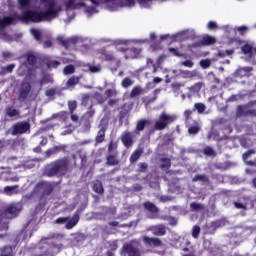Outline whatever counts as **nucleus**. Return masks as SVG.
Listing matches in <instances>:
<instances>
[{
	"mask_svg": "<svg viewBox=\"0 0 256 256\" xmlns=\"http://www.w3.org/2000/svg\"><path fill=\"white\" fill-rule=\"evenodd\" d=\"M40 0L39 10H31L33 0H26V22L41 23L42 21H53L59 17L63 9H84L88 15L97 13L99 7L104 3L108 11H121V9H133L140 5L142 9H149L155 0Z\"/></svg>",
	"mask_w": 256,
	"mask_h": 256,
	"instance_id": "f257e3e1",
	"label": "nucleus"
},
{
	"mask_svg": "<svg viewBox=\"0 0 256 256\" xmlns=\"http://www.w3.org/2000/svg\"><path fill=\"white\" fill-rule=\"evenodd\" d=\"M71 160L69 158H62L48 164L44 169V175L47 177H55V175H65L69 171Z\"/></svg>",
	"mask_w": 256,
	"mask_h": 256,
	"instance_id": "f03ea898",
	"label": "nucleus"
},
{
	"mask_svg": "<svg viewBox=\"0 0 256 256\" xmlns=\"http://www.w3.org/2000/svg\"><path fill=\"white\" fill-rule=\"evenodd\" d=\"M175 121V116L167 115L163 113L160 115L159 119L155 122L154 129L161 131L169 125V123H173Z\"/></svg>",
	"mask_w": 256,
	"mask_h": 256,
	"instance_id": "7ed1b4c3",
	"label": "nucleus"
},
{
	"mask_svg": "<svg viewBox=\"0 0 256 256\" xmlns=\"http://www.w3.org/2000/svg\"><path fill=\"white\" fill-rule=\"evenodd\" d=\"M23 209V205L21 203H13L7 206L5 216L8 219H13V217H17L19 213H21V210Z\"/></svg>",
	"mask_w": 256,
	"mask_h": 256,
	"instance_id": "20e7f679",
	"label": "nucleus"
},
{
	"mask_svg": "<svg viewBox=\"0 0 256 256\" xmlns=\"http://www.w3.org/2000/svg\"><path fill=\"white\" fill-rule=\"evenodd\" d=\"M118 51H122L125 53V59H138L141 56V49L139 48H125L118 47Z\"/></svg>",
	"mask_w": 256,
	"mask_h": 256,
	"instance_id": "39448f33",
	"label": "nucleus"
},
{
	"mask_svg": "<svg viewBox=\"0 0 256 256\" xmlns=\"http://www.w3.org/2000/svg\"><path fill=\"white\" fill-rule=\"evenodd\" d=\"M123 249L129 256H141V252H139V244L135 241L125 244Z\"/></svg>",
	"mask_w": 256,
	"mask_h": 256,
	"instance_id": "423d86ee",
	"label": "nucleus"
},
{
	"mask_svg": "<svg viewBox=\"0 0 256 256\" xmlns=\"http://www.w3.org/2000/svg\"><path fill=\"white\" fill-rule=\"evenodd\" d=\"M31 129V126L28 122H18L13 126L12 135H23Z\"/></svg>",
	"mask_w": 256,
	"mask_h": 256,
	"instance_id": "0eeeda50",
	"label": "nucleus"
},
{
	"mask_svg": "<svg viewBox=\"0 0 256 256\" xmlns=\"http://www.w3.org/2000/svg\"><path fill=\"white\" fill-rule=\"evenodd\" d=\"M31 91V84L29 82L22 83L19 90V99L20 101H25L27 97H29V93Z\"/></svg>",
	"mask_w": 256,
	"mask_h": 256,
	"instance_id": "6e6552de",
	"label": "nucleus"
},
{
	"mask_svg": "<svg viewBox=\"0 0 256 256\" xmlns=\"http://www.w3.org/2000/svg\"><path fill=\"white\" fill-rule=\"evenodd\" d=\"M57 41L61 43V45H63L64 47H69V43H79V41H81V37L79 36H72L68 39H65L63 36H59L57 38Z\"/></svg>",
	"mask_w": 256,
	"mask_h": 256,
	"instance_id": "1a4fd4ad",
	"label": "nucleus"
},
{
	"mask_svg": "<svg viewBox=\"0 0 256 256\" xmlns=\"http://www.w3.org/2000/svg\"><path fill=\"white\" fill-rule=\"evenodd\" d=\"M121 141L124 146L131 147L133 145V133L125 131L121 135Z\"/></svg>",
	"mask_w": 256,
	"mask_h": 256,
	"instance_id": "9d476101",
	"label": "nucleus"
},
{
	"mask_svg": "<svg viewBox=\"0 0 256 256\" xmlns=\"http://www.w3.org/2000/svg\"><path fill=\"white\" fill-rule=\"evenodd\" d=\"M38 191H42L44 195H51V192L53 191V186L49 182H40L37 185Z\"/></svg>",
	"mask_w": 256,
	"mask_h": 256,
	"instance_id": "9b49d317",
	"label": "nucleus"
},
{
	"mask_svg": "<svg viewBox=\"0 0 256 256\" xmlns=\"http://www.w3.org/2000/svg\"><path fill=\"white\" fill-rule=\"evenodd\" d=\"M242 52L244 53V55H248L249 60H251V58L256 55V48H254L251 44H245L244 46H242Z\"/></svg>",
	"mask_w": 256,
	"mask_h": 256,
	"instance_id": "f8f14e48",
	"label": "nucleus"
},
{
	"mask_svg": "<svg viewBox=\"0 0 256 256\" xmlns=\"http://www.w3.org/2000/svg\"><path fill=\"white\" fill-rule=\"evenodd\" d=\"M151 231H152L153 235H156L158 237H163V235H165V233H167L165 226L162 224L153 226L151 228Z\"/></svg>",
	"mask_w": 256,
	"mask_h": 256,
	"instance_id": "ddd939ff",
	"label": "nucleus"
},
{
	"mask_svg": "<svg viewBox=\"0 0 256 256\" xmlns=\"http://www.w3.org/2000/svg\"><path fill=\"white\" fill-rule=\"evenodd\" d=\"M65 145H58L50 148L46 151V157H51V155H57V153H61V151H65Z\"/></svg>",
	"mask_w": 256,
	"mask_h": 256,
	"instance_id": "4468645a",
	"label": "nucleus"
},
{
	"mask_svg": "<svg viewBox=\"0 0 256 256\" xmlns=\"http://www.w3.org/2000/svg\"><path fill=\"white\" fill-rule=\"evenodd\" d=\"M143 241L144 243H146V245H151L153 247H161V240L158 238L144 236Z\"/></svg>",
	"mask_w": 256,
	"mask_h": 256,
	"instance_id": "2eb2a0df",
	"label": "nucleus"
},
{
	"mask_svg": "<svg viewBox=\"0 0 256 256\" xmlns=\"http://www.w3.org/2000/svg\"><path fill=\"white\" fill-rule=\"evenodd\" d=\"M237 117H243V115H253V111L249 109V106H238Z\"/></svg>",
	"mask_w": 256,
	"mask_h": 256,
	"instance_id": "dca6fc26",
	"label": "nucleus"
},
{
	"mask_svg": "<svg viewBox=\"0 0 256 256\" xmlns=\"http://www.w3.org/2000/svg\"><path fill=\"white\" fill-rule=\"evenodd\" d=\"M19 185H14V186H6L4 188V193L5 195H8L9 197H11V195H17V193H19Z\"/></svg>",
	"mask_w": 256,
	"mask_h": 256,
	"instance_id": "f3484780",
	"label": "nucleus"
},
{
	"mask_svg": "<svg viewBox=\"0 0 256 256\" xmlns=\"http://www.w3.org/2000/svg\"><path fill=\"white\" fill-rule=\"evenodd\" d=\"M96 57H99V59H104L105 61H113V54L107 53L105 50H100L97 52Z\"/></svg>",
	"mask_w": 256,
	"mask_h": 256,
	"instance_id": "a211bd4d",
	"label": "nucleus"
},
{
	"mask_svg": "<svg viewBox=\"0 0 256 256\" xmlns=\"http://www.w3.org/2000/svg\"><path fill=\"white\" fill-rule=\"evenodd\" d=\"M79 223V214H75L71 219L68 218L66 222V229H73Z\"/></svg>",
	"mask_w": 256,
	"mask_h": 256,
	"instance_id": "6ab92c4d",
	"label": "nucleus"
},
{
	"mask_svg": "<svg viewBox=\"0 0 256 256\" xmlns=\"http://www.w3.org/2000/svg\"><path fill=\"white\" fill-rule=\"evenodd\" d=\"M147 40H116L112 42L114 45H129V43H146Z\"/></svg>",
	"mask_w": 256,
	"mask_h": 256,
	"instance_id": "aec40b11",
	"label": "nucleus"
},
{
	"mask_svg": "<svg viewBox=\"0 0 256 256\" xmlns=\"http://www.w3.org/2000/svg\"><path fill=\"white\" fill-rule=\"evenodd\" d=\"M11 24H13V18L9 16L0 18V29H4V27H9V25Z\"/></svg>",
	"mask_w": 256,
	"mask_h": 256,
	"instance_id": "412c9836",
	"label": "nucleus"
},
{
	"mask_svg": "<svg viewBox=\"0 0 256 256\" xmlns=\"http://www.w3.org/2000/svg\"><path fill=\"white\" fill-rule=\"evenodd\" d=\"M251 71H253V68L251 67H243V68H239L237 71H236V75L238 77H246V75L248 73H251Z\"/></svg>",
	"mask_w": 256,
	"mask_h": 256,
	"instance_id": "4be33fe9",
	"label": "nucleus"
},
{
	"mask_svg": "<svg viewBox=\"0 0 256 256\" xmlns=\"http://www.w3.org/2000/svg\"><path fill=\"white\" fill-rule=\"evenodd\" d=\"M195 32L193 30H185L176 34V37H183V39H190L194 37Z\"/></svg>",
	"mask_w": 256,
	"mask_h": 256,
	"instance_id": "5701e85b",
	"label": "nucleus"
},
{
	"mask_svg": "<svg viewBox=\"0 0 256 256\" xmlns=\"http://www.w3.org/2000/svg\"><path fill=\"white\" fill-rule=\"evenodd\" d=\"M251 155H255V150L251 149V150H248L246 153L243 154L242 157H243L246 165H255V162L247 161V159H249V157H251Z\"/></svg>",
	"mask_w": 256,
	"mask_h": 256,
	"instance_id": "b1692460",
	"label": "nucleus"
},
{
	"mask_svg": "<svg viewBox=\"0 0 256 256\" xmlns=\"http://www.w3.org/2000/svg\"><path fill=\"white\" fill-rule=\"evenodd\" d=\"M105 141V127H101L96 136V143H103Z\"/></svg>",
	"mask_w": 256,
	"mask_h": 256,
	"instance_id": "393cba45",
	"label": "nucleus"
},
{
	"mask_svg": "<svg viewBox=\"0 0 256 256\" xmlns=\"http://www.w3.org/2000/svg\"><path fill=\"white\" fill-rule=\"evenodd\" d=\"M144 207H145V209H147V211H150V213H158V211H159L157 206H155V204H153L151 202L144 203Z\"/></svg>",
	"mask_w": 256,
	"mask_h": 256,
	"instance_id": "a878e982",
	"label": "nucleus"
},
{
	"mask_svg": "<svg viewBox=\"0 0 256 256\" xmlns=\"http://www.w3.org/2000/svg\"><path fill=\"white\" fill-rule=\"evenodd\" d=\"M106 165H110L112 167H115V165H119V160H117V158H115V156L109 155L107 157Z\"/></svg>",
	"mask_w": 256,
	"mask_h": 256,
	"instance_id": "bb28decb",
	"label": "nucleus"
},
{
	"mask_svg": "<svg viewBox=\"0 0 256 256\" xmlns=\"http://www.w3.org/2000/svg\"><path fill=\"white\" fill-rule=\"evenodd\" d=\"M7 115L8 117H19L20 112L15 107H9L7 108Z\"/></svg>",
	"mask_w": 256,
	"mask_h": 256,
	"instance_id": "cd10ccee",
	"label": "nucleus"
},
{
	"mask_svg": "<svg viewBox=\"0 0 256 256\" xmlns=\"http://www.w3.org/2000/svg\"><path fill=\"white\" fill-rule=\"evenodd\" d=\"M101 65H91V64H88V70L90 73H101Z\"/></svg>",
	"mask_w": 256,
	"mask_h": 256,
	"instance_id": "c85d7f7f",
	"label": "nucleus"
},
{
	"mask_svg": "<svg viewBox=\"0 0 256 256\" xmlns=\"http://www.w3.org/2000/svg\"><path fill=\"white\" fill-rule=\"evenodd\" d=\"M79 79H80L79 77L73 76L72 78H70L67 81V83H66L67 87L68 88L75 87V85H77L79 83Z\"/></svg>",
	"mask_w": 256,
	"mask_h": 256,
	"instance_id": "c756f323",
	"label": "nucleus"
},
{
	"mask_svg": "<svg viewBox=\"0 0 256 256\" xmlns=\"http://www.w3.org/2000/svg\"><path fill=\"white\" fill-rule=\"evenodd\" d=\"M93 191H95V193H103V184L99 181H96L93 185Z\"/></svg>",
	"mask_w": 256,
	"mask_h": 256,
	"instance_id": "7c9ffc66",
	"label": "nucleus"
},
{
	"mask_svg": "<svg viewBox=\"0 0 256 256\" xmlns=\"http://www.w3.org/2000/svg\"><path fill=\"white\" fill-rule=\"evenodd\" d=\"M215 37L212 36H204L202 39V43L204 45H213V43H215Z\"/></svg>",
	"mask_w": 256,
	"mask_h": 256,
	"instance_id": "2f4dec72",
	"label": "nucleus"
},
{
	"mask_svg": "<svg viewBox=\"0 0 256 256\" xmlns=\"http://www.w3.org/2000/svg\"><path fill=\"white\" fill-rule=\"evenodd\" d=\"M149 123V120H139L138 123H137V126H136V132L135 133H138L137 131H143V129H145V125Z\"/></svg>",
	"mask_w": 256,
	"mask_h": 256,
	"instance_id": "473e14b6",
	"label": "nucleus"
},
{
	"mask_svg": "<svg viewBox=\"0 0 256 256\" xmlns=\"http://www.w3.org/2000/svg\"><path fill=\"white\" fill-rule=\"evenodd\" d=\"M141 153V150L134 151L130 156V162L135 163L139 159V157H141Z\"/></svg>",
	"mask_w": 256,
	"mask_h": 256,
	"instance_id": "72a5a7b5",
	"label": "nucleus"
},
{
	"mask_svg": "<svg viewBox=\"0 0 256 256\" xmlns=\"http://www.w3.org/2000/svg\"><path fill=\"white\" fill-rule=\"evenodd\" d=\"M202 87H203V83L199 82V83H196L193 86H191L189 88V91H191L192 93H199V91H201Z\"/></svg>",
	"mask_w": 256,
	"mask_h": 256,
	"instance_id": "f704fd0d",
	"label": "nucleus"
},
{
	"mask_svg": "<svg viewBox=\"0 0 256 256\" xmlns=\"http://www.w3.org/2000/svg\"><path fill=\"white\" fill-rule=\"evenodd\" d=\"M161 162V169H169V167H171V160H169V158H162Z\"/></svg>",
	"mask_w": 256,
	"mask_h": 256,
	"instance_id": "c9c22d12",
	"label": "nucleus"
},
{
	"mask_svg": "<svg viewBox=\"0 0 256 256\" xmlns=\"http://www.w3.org/2000/svg\"><path fill=\"white\" fill-rule=\"evenodd\" d=\"M141 93H143V88H141L140 86H136L132 89L130 96L137 97V95H141Z\"/></svg>",
	"mask_w": 256,
	"mask_h": 256,
	"instance_id": "e433bc0d",
	"label": "nucleus"
},
{
	"mask_svg": "<svg viewBox=\"0 0 256 256\" xmlns=\"http://www.w3.org/2000/svg\"><path fill=\"white\" fill-rule=\"evenodd\" d=\"M64 75H73L75 73V66L68 65L63 70Z\"/></svg>",
	"mask_w": 256,
	"mask_h": 256,
	"instance_id": "4c0bfd02",
	"label": "nucleus"
},
{
	"mask_svg": "<svg viewBox=\"0 0 256 256\" xmlns=\"http://www.w3.org/2000/svg\"><path fill=\"white\" fill-rule=\"evenodd\" d=\"M193 181H202L203 183H207L209 181V179L205 175L198 174V175L194 176Z\"/></svg>",
	"mask_w": 256,
	"mask_h": 256,
	"instance_id": "58836bf2",
	"label": "nucleus"
},
{
	"mask_svg": "<svg viewBox=\"0 0 256 256\" xmlns=\"http://www.w3.org/2000/svg\"><path fill=\"white\" fill-rule=\"evenodd\" d=\"M204 155H207L208 157H215V150L211 147H206L203 150Z\"/></svg>",
	"mask_w": 256,
	"mask_h": 256,
	"instance_id": "ea45409f",
	"label": "nucleus"
},
{
	"mask_svg": "<svg viewBox=\"0 0 256 256\" xmlns=\"http://www.w3.org/2000/svg\"><path fill=\"white\" fill-rule=\"evenodd\" d=\"M48 83H53L52 76H44L43 79L40 81V86L47 85Z\"/></svg>",
	"mask_w": 256,
	"mask_h": 256,
	"instance_id": "a19ab883",
	"label": "nucleus"
},
{
	"mask_svg": "<svg viewBox=\"0 0 256 256\" xmlns=\"http://www.w3.org/2000/svg\"><path fill=\"white\" fill-rule=\"evenodd\" d=\"M30 31H31L34 39H36V41H41V31H39L35 28L31 29Z\"/></svg>",
	"mask_w": 256,
	"mask_h": 256,
	"instance_id": "79ce46f5",
	"label": "nucleus"
},
{
	"mask_svg": "<svg viewBox=\"0 0 256 256\" xmlns=\"http://www.w3.org/2000/svg\"><path fill=\"white\" fill-rule=\"evenodd\" d=\"M6 229H9V224L0 216V231H6Z\"/></svg>",
	"mask_w": 256,
	"mask_h": 256,
	"instance_id": "37998d69",
	"label": "nucleus"
},
{
	"mask_svg": "<svg viewBox=\"0 0 256 256\" xmlns=\"http://www.w3.org/2000/svg\"><path fill=\"white\" fill-rule=\"evenodd\" d=\"M131 85H133V80L130 78H124L122 81V87H124L125 89H127V87H131Z\"/></svg>",
	"mask_w": 256,
	"mask_h": 256,
	"instance_id": "c03bdc74",
	"label": "nucleus"
},
{
	"mask_svg": "<svg viewBox=\"0 0 256 256\" xmlns=\"http://www.w3.org/2000/svg\"><path fill=\"white\" fill-rule=\"evenodd\" d=\"M190 207L192 211H201V209L204 208L203 204H199V203H191Z\"/></svg>",
	"mask_w": 256,
	"mask_h": 256,
	"instance_id": "a18cd8bd",
	"label": "nucleus"
},
{
	"mask_svg": "<svg viewBox=\"0 0 256 256\" xmlns=\"http://www.w3.org/2000/svg\"><path fill=\"white\" fill-rule=\"evenodd\" d=\"M27 61H28L29 65H35V63L37 61V57H35L33 54L29 53V54H27Z\"/></svg>",
	"mask_w": 256,
	"mask_h": 256,
	"instance_id": "49530a36",
	"label": "nucleus"
},
{
	"mask_svg": "<svg viewBox=\"0 0 256 256\" xmlns=\"http://www.w3.org/2000/svg\"><path fill=\"white\" fill-rule=\"evenodd\" d=\"M200 131V128L199 126H191L189 129H188V133L190 135H197Z\"/></svg>",
	"mask_w": 256,
	"mask_h": 256,
	"instance_id": "de8ad7c7",
	"label": "nucleus"
},
{
	"mask_svg": "<svg viewBox=\"0 0 256 256\" xmlns=\"http://www.w3.org/2000/svg\"><path fill=\"white\" fill-rule=\"evenodd\" d=\"M199 233H201V228L199 226H194L192 229V236L194 239H197L199 237Z\"/></svg>",
	"mask_w": 256,
	"mask_h": 256,
	"instance_id": "09e8293b",
	"label": "nucleus"
},
{
	"mask_svg": "<svg viewBox=\"0 0 256 256\" xmlns=\"http://www.w3.org/2000/svg\"><path fill=\"white\" fill-rule=\"evenodd\" d=\"M105 95H106V97H115V96H117V90H115V88L108 89L105 91Z\"/></svg>",
	"mask_w": 256,
	"mask_h": 256,
	"instance_id": "8fccbe9b",
	"label": "nucleus"
},
{
	"mask_svg": "<svg viewBox=\"0 0 256 256\" xmlns=\"http://www.w3.org/2000/svg\"><path fill=\"white\" fill-rule=\"evenodd\" d=\"M11 253H13V249L9 246H6L2 251L1 256H11Z\"/></svg>",
	"mask_w": 256,
	"mask_h": 256,
	"instance_id": "3c124183",
	"label": "nucleus"
},
{
	"mask_svg": "<svg viewBox=\"0 0 256 256\" xmlns=\"http://www.w3.org/2000/svg\"><path fill=\"white\" fill-rule=\"evenodd\" d=\"M194 107L198 111V113H203L205 111V104L203 103H196Z\"/></svg>",
	"mask_w": 256,
	"mask_h": 256,
	"instance_id": "603ef678",
	"label": "nucleus"
},
{
	"mask_svg": "<svg viewBox=\"0 0 256 256\" xmlns=\"http://www.w3.org/2000/svg\"><path fill=\"white\" fill-rule=\"evenodd\" d=\"M73 131H75V127L70 125L66 130H64L61 133V135H71V133H73Z\"/></svg>",
	"mask_w": 256,
	"mask_h": 256,
	"instance_id": "864d4df0",
	"label": "nucleus"
},
{
	"mask_svg": "<svg viewBox=\"0 0 256 256\" xmlns=\"http://www.w3.org/2000/svg\"><path fill=\"white\" fill-rule=\"evenodd\" d=\"M68 107L70 109V113H73L75 109H77V102L76 101H70L68 103Z\"/></svg>",
	"mask_w": 256,
	"mask_h": 256,
	"instance_id": "5fc2aeb1",
	"label": "nucleus"
},
{
	"mask_svg": "<svg viewBox=\"0 0 256 256\" xmlns=\"http://www.w3.org/2000/svg\"><path fill=\"white\" fill-rule=\"evenodd\" d=\"M67 221H69V217H60L56 219L55 223L58 225H63V223H67Z\"/></svg>",
	"mask_w": 256,
	"mask_h": 256,
	"instance_id": "6e6d98bb",
	"label": "nucleus"
},
{
	"mask_svg": "<svg viewBox=\"0 0 256 256\" xmlns=\"http://www.w3.org/2000/svg\"><path fill=\"white\" fill-rule=\"evenodd\" d=\"M180 65H183L184 67H188L189 69L193 68V61L191 60H186L184 62H181Z\"/></svg>",
	"mask_w": 256,
	"mask_h": 256,
	"instance_id": "4d7b16f0",
	"label": "nucleus"
},
{
	"mask_svg": "<svg viewBox=\"0 0 256 256\" xmlns=\"http://www.w3.org/2000/svg\"><path fill=\"white\" fill-rule=\"evenodd\" d=\"M200 65H201V67H203V69H207L208 67H210L211 61H209V60H202V61H200Z\"/></svg>",
	"mask_w": 256,
	"mask_h": 256,
	"instance_id": "13d9d810",
	"label": "nucleus"
},
{
	"mask_svg": "<svg viewBox=\"0 0 256 256\" xmlns=\"http://www.w3.org/2000/svg\"><path fill=\"white\" fill-rule=\"evenodd\" d=\"M59 65H61V63L59 61H52L48 64V67L51 68V67H59Z\"/></svg>",
	"mask_w": 256,
	"mask_h": 256,
	"instance_id": "bf43d9fd",
	"label": "nucleus"
},
{
	"mask_svg": "<svg viewBox=\"0 0 256 256\" xmlns=\"http://www.w3.org/2000/svg\"><path fill=\"white\" fill-rule=\"evenodd\" d=\"M6 181H10L11 183H17V181H19V177L17 176L8 177Z\"/></svg>",
	"mask_w": 256,
	"mask_h": 256,
	"instance_id": "052dcab7",
	"label": "nucleus"
},
{
	"mask_svg": "<svg viewBox=\"0 0 256 256\" xmlns=\"http://www.w3.org/2000/svg\"><path fill=\"white\" fill-rule=\"evenodd\" d=\"M233 53L232 50H226L225 52H219L220 57H225L227 55H231Z\"/></svg>",
	"mask_w": 256,
	"mask_h": 256,
	"instance_id": "680f3d73",
	"label": "nucleus"
},
{
	"mask_svg": "<svg viewBox=\"0 0 256 256\" xmlns=\"http://www.w3.org/2000/svg\"><path fill=\"white\" fill-rule=\"evenodd\" d=\"M247 26H240V27H237L236 28V31H239V33H245V32H247Z\"/></svg>",
	"mask_w": 256,
	"mask_h": 256,
	"instance_id": "e2e57ef3",
	"label": "nucleus"
},
{
	"mask_svg": "<svg viewBox=\"0 0 256 256\" xmlns=\"http://www.w3.org/2000/svg\"><path fill=\"white\" fill-rule=\"evenodd\" d=\"M14 69H15V64H10V65L6 66V68H5V70L8 73H12Z\"/></svg>",
	"mask_w": 256,
	"mask_h": 256,
	"instance_id": "0e129e2a",
	"label": "nucleus"
},
{
	"mask_svg": "<svg viewBox=\"0 0 256 256\" xmlns=\"http://www.w3.org/2000/svg\"><path fill=\"white\" fill-rule=\"evenodd\" d=\"M53 95H55V89L46 90L47 97H53Z\"/></svg>",
	"mask_w": 256,
	"mask_h": 256,
	"instance_id": "69168bd1",
	"label": "nucleus"
},
{
	"mask_svg": "<svg viewBox=\"0 0 256 256\" xmlns=\"http://www.w3.org/2000/svg\"><path fill=\"white\" fill-rule=\"evenodd\" d=\"M234 206L236 207V209H246L245 205L239 202H234Z\"/></svg>",
	"mask_w": 256,
	"mask_h": 256,
	"instance_id": "338daca9",
	"label": "nucleus"
},
{
	"mask_svg": "<svg viewBox=\"0 0 256 256\" xmlns=\"http://www.w3.org/2000/svg\"><path fill=\"white\" fill-rule=\"evenodd\" d=\"M208 29H215L217 27V23L210 21L207 25Z\"/></svg>",
	"mask_w": 256,
	"mask_h": 256,
	"instance_id": "774afa93",
	"label": "nucleus"
}]
</instances>
